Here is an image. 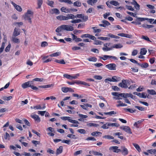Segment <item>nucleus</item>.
<instances>
[{"mask_svg": "<svg viewBox=\"0 0 156 156\" xmlns=\"http://www.w3.org/2000/svg\"><path fill=\"white\" fill-rule=\"evenodd\" d=\"M33 12L30 10H28L27 12L25 13L23 16L24 19L26 20H27L30 23H32L31 19L33 18Z\"/></svg>", "mask_w": 156, "mask_h": 156, "instance_id": "obj_1", "label": "nucleus"}, {"mask_svg": "<svg viewBox=\"0 0 156 156\" xmlns=\"http://www.w3.org/2000/svg\"><path fill=\"white\" fill-rule=\"evenodd\" d=\"M79 76L80 74L79 73L76 74L73 76H72L70 75L67 74H64L63 75V76L64 77L70 80L77 79Z\"/></svg>", "mask_w": 156, "mask_h": 156, "instance_id": "obj_2", "label": "nucleus"}, {"mask_svg": "<svg viewBox=\"0 0 156 156\" xmlns=\"http://www.w3.org/2000/svg\"><path fill=\"white\" fill-rule=\"evenodd\" d=\"M128 83L129 80H123L121 83H119V86L122 88H126L128 87L127 85Z\"/></svg>", "mask_w": 156, "mask_h": 156, "instance_id": "obj_3", "label": "nucleus"}, {"mask_svg": "<svg viewBox=\"0 0 156 156\" xmlns=\"http://www.w3.org/2000/svg\"><path fill=\"white\" fill-rule=\"evenodd\" d=\"M61 119L63 120H68L69 122L73 123H79V122L75 120L71 119V117L68 116L62 117Z\"/></svg>", "mask_w": 156, "mask_h": 156, "instance_id": "obj_4", "label": "nucleus"}, {"mask_svg": "<svg viewBox=\"0 0 156 156\" xmlns=\"http://www.w3.org/2000/svg\"><path fill=\"white\" fill-rule=\"evenodd\" d=\"M62 29L68 31H72L74 30L73 27L69 25H62L61 26Z\"/></svg>", "mask_w": 156, "mask_h": 156, "instance_id": "obj_5", "label": "nucleus"}, {"mask_svg": "<svg viewBox=\"0 0 156 156\" xmlns=\"http://www.w3.org/2000/svg\"><path fill=\"white\" fill-rule=\"evenodd\" d=\"M33 84V81H29L22 84L21 86L23 88L25 89L28 87H31V85Z\"/></svg>", "mask_w": 156, "mask_h": 156, "instance_id": "obj_6", "label": "nucleus"}, {"mask_svg": "<svg viewBox=\"0 0 156 156\" xmlns=\"http://www.w3.org/2000/svg\"><path fill=\"white\" fill-rule=\"evenodd\" d=\"M120 129L124 130L125 132L129 134H132V132L130 128L127 126H122L120 127Z\"/></svg>", "mask_w": 156, "mask_h": 156, "instance_id": "obj_7", "label": "nucleus"}, {"mask_svg": "<svg viewBox=\"0 0 156 156\" xmlns=\"http://www.w3.org/2000/svg\"><path fill=\"white\" fill-rule=\"evenodd\" d=\"M121 151L122 154L124 156L127 155L128 154V149L125 147L122 146L121 147Z\"/></svg>", "mask_w": 156, "mask_h": 156, "instance_id": "obj_8", "label": "nucleus"}, {"mask_svg": "<svg viewBox=\"0 0 156 156\" xmlns=\"http://www.w3.org/2000/svg\"><path fill=\"white\" fill-rule=\"evenodd\" d=\"M105 67L109 70H116V65L114 63H111L106 65Z\"/></svg>", "mask_w": 156, "mask_h": 156, "instance_id": "obj_9", "label": "nucleus"}, {"mask_svg": "<svg viewBox=\"0 0 156 156\" xmlns=\"http://www.w3.org/2000/svg\"><path fill=\"white\" fill-rule=\"evenodd\" d=\"M118 147L117 146H112L110 147L109 149L110 150H113L114 152L118 153L121 151V149H118Z\"/></svg>", "mask_w": 156, "mask_h": 156, "instance_id": "obj_10", "label": "nucleus"}, {"mask_svg": "<svg viewBox=\"0 0 156 156\" xmlns=\"http://www.w3.org/2000/svg\"><path fill=\"white\" fill-rule=\"evenodd\" d=\"M11 3L17 11H19V12H21L22 11V9L20 6L16 5L12 1L11 2Z\"/></svg>", "mask_w": 156, "mask_h": 156, "instance_id": "obj_11", "label": "nucleus"}, {"mask_svg": "<svg viewBox=\"0 0 156 156\" xmlns=\"http://www.w3.org/2000/svg\"><path fill=\"white\" fill-rule=\"evenodd\" d=\"M31 117L37 122H39L41 121V119L38 116L36 115H31Z\"/></svg>", "mask_w": 156, "mask_h": 156, "instance_id": "obj_12", "label": "nucleus"}, {"mask_svg": "<svg viewBox=\"0 0 156 156\" xmlns=\"http://www.w3.org/2000/svg\"><path fill=\"white\" fill-rule=\"evenodd\" d=\"M20 34V31L19 29L15 28L13 33V36L16 37L19 35Z\"/></svg>", "mask_w": 156, "mask_h": 156, "instance_id": "obj_13", "label": "nucleus"}, {"mask_svg": "<svg viewBox=\"0 0 156 156\" xmlns=\"http://www.w3.org/2000/svg\"><path fill=\"white\" fill-rule=\"evenodd\" d=\"M74 15L72 14H69L66 15V20H68L69 19L73 20L75 18Z\"/></svg>", "mask_w": 156, "mask_h": 156, "instance_id": "obj_14", "label": "nucleus"}, {"mask_svg": "<svg viewBox=\"0 0 156 156\" xmlns=\"http://www.w3.org/2000/svg\"><path fill=\"white\" fill-rule=\"evenodd\" d=\"M102 133L98 131L93 132L91 133V135L94 136H101Z\"/></svg>", "mask_w": 156, "mask_h": 156, "instance_id": "obj_15", "label": "nucleus"}, {"mask_svg": "<svg viewBox=\"0 0 156 156\" xmlns=\"http://www.w3.org/2000/svg\"><path fill=\"white\" fill-rule=\"evenodd\" d=\"M112 78V82H117L121 80V79L119 77L116 76H113Z\"/></svg>", "mask_w": 156, "mask_h": 156, "instance_id": "obj_16", "label": "nucleus"}, {"mask_svg": "<svg viewBox=\"0 0 156 156\" xmlns=\"http://www.w3.org/2000/svg\"><path fill=\"white\" fill-rule=\"evenodd\" d=\"M99 58L101 59H102L104 61L108 59L111 58L110 55H104L103 56H99Z\"/></svg>", "mask_w": 156, "mask_h": 156, "instance_id": "obj_17", "label": "nucleus"}, {"mask_svg": "<svg viewBox=\"0 0 156 156\" xmlns=\"http://www.w3.org/2000/svg\"><path fill=\"white\" fill-rule=\"evenodd\" d=\"M56 18L59 20H66V16L60 15L57 16Z\"/></svg>", "mask_w": 156, "mask_h": 156, "instance_id": "obj_18", "label": "nucleus"}, {"mask_svg": "<svg viewBox=\"0 0 156 156\" xmlns=\"http://www.w3.org/2000/svg\"><path fill=\"white\" fill-rule=\"evenodd\" d=\"M97 2V0H89L87 1L88 4L91 5H93L94 3H96Z\"/></svg>", "mask_w": 156, "mask_h": 156, "instance_id": "obj_19", "label": "nucleus"}, {"mask_svg": "<svg viewBox=\"0 0 156 156\" xmlns=\"http://www.w3.org/2000/svg\"><path fill=\"white\" fill-rule=\"evenodd\" d=\"M12 41L15 43H19L20 42V41L18 38L14 36L12 37Z\"/></svg>", "mask_w": 156, "mask_h": 156, "instance_id": "obj_20", "label": "nucleus"}, {"mask_svg": "<svg viewBox=\"0 0 156 156\" xmlns=\"http://www.w3.org/2000/svg\"><path fill=\"white\" fill-rule=\"evenodd\" d=\"M63 150V147L62 146H60L57 149L56 154L58 155L61 153Z\"/></svg>", "mask_w": 156, "mask_h": 156, "instance_id": "obj_21", "label": "nucleus"}, {"mask_svg": "<svg viewBox=\"0 0 156 156\" xmlns=\"http://www.w3.org/2000/svg\"><path fill=\"white\" fill-rule=\"evenodd\" d=\"M122 47L123 46L121 44H118L114 45L112 46V48H122Z\"/></svg>", "mask_w": 156, "mask_h": 156, "instance_id": "obj_22", "label": "nucleus"}, {"mask_svg": "<svg viewBox=\"0 0 156 156\" xmlns=\"http://www.w3.org/2000/svg\"><path fill=\"white\" fill-rule=\"evenodd\" d=\"M138 96L140 98H146L147 94H146V93L144 92L142 93L141 94L139 93L138 94Z\"/></svg>", "mask_w": 156, "mask_h": 156, "instance_id": "obj_23", "label": "nucleus"}, {"mask_svg": "<svg viewBox=\"0 0 156 156\" xmlns=\"http://www.w3.org/2000/svg\"><path fill=\"white\" fill-rule=\"evenodd\" d=\"M87 125L90 127L94 126L95 127H98L99 125L98 124L94 123L92 122L89 123L87 124Z\"/></svg>", "mask_w": 156, "mask_h": 156, "instance_id": "obj_24", "label": "nucleus"}, {"mask_svg": "<svg viewBox=\"0 0 156 156\" xmlns=\"http://www.w3.org/2000/svg\"><path fill=\"white\" fill-rule=\"evenodd\" d=\"M51 13L52 14L55 13L56 14H58L60 13L59 10L57 9H54L51 10Z\"/></svg>", "mask_w": 156, "mask_h": 156, "instance_id": "obj_25", "label": "nucleus"}, {"mask_svg": "<svg viewBox=\"0 0 156 156\" xmlns=\"http://www.w3.org/2000/svg\"><path fill=\"white\" fill-rule=\"evenodd\" d=\"M104 114L106 115H109L110 116H112L113 115H115L116 114V112L114 111H112L109 112H104Z\"/></svg>", "mask_w": 156, "mask_h": 156, "instance_id": "obj_26", "label": "nucleus"}, {"mask_svg": "<svg viewBox=\"0 0 156 156\" xmlns=\"http://www.w3.org/2000/svg\"><path fill=\"white\" fill-rule=\"evenodd\" d=\"M133 145L136 148V149L139 152L141 151V148L136 143H133Z\"/></svg>", "mask_w": 156, "mask_h": 156, "instance_id": "obj_27", "label": "nucleus"}, {"mask_svg": "<svg viewBox=\"0 0 156 156\" xmlns=\"http://www.w3.org/2000/svg\"><path fill=\"white\" fill-rule=\"evenodd\" d=\"M92 29L94 30V33H100L101 31V30L100 29H97L96 27H94L92 28Z\"/></svg>", "mask_w": 156, "mask_h": 156, "instance_id": "obj_28", "label": "nucleus"}, {"mask_svg": "<svg viewBox=\"0 0 156 156\" xmlns=\"http://www.w3.org/2000/svg\"><path fill=\"white\" fill-rule=\"evenodd\" d=\"M147 52V50L145 48H142L141 49L140 54L141 55H145Z\"/></svg>", "mask_w": 156, "mask_h": 156, "instance_id": "obj_29", "label": "nucleus"}, {"mask_svg": "<svg viewBox=\"0 0 156 156\" xmlns=\"http://www.w3.org/2000/svg\"><path fill=\"white\" fill-rule=\"evenodd\" d=\"M82 22V20H81L80 19H79L73 20L71 21H70L71 23H79L80 22Z\"/></svg>", "mask_w": 156, "mask_h": 156, "instance_id": "obj_30", "label": "nucleus"}, {"mask_svg": "<svg viewBox=\"0 0 156 156\" xmlns=\"http://www.w3.org/2000/svg\"><path fill=\"white\" fill-rule=\"evenodd\" d=\"M141 38L142 39H143L146 40V41H149L150 42H151V41L150 40L149 37L147 36L142 35Z\"/></svg>", "mask_w": 156, "mask_h": 156, "instance_id": "obj_31", "label": "nucleus"}, {"mask_svg": "<svg viewBox=\"0 0 156 156\" xmlns=\"http://www.w3.org/2000/svg\"><path fill=\"white\" fill-rule=\"evenodd\" d=\"M40 81V82H43V81H45V80H44L43 78H36L35 79H34L32 81L33 82L34 81Z\"/></svg>", "mask_w": 156, "mask_h": 156, "instance_id": "obj_32", "label": "nucleus"}, {"mask_svg": "<svg viewBox=\"0 0 156 156\" xmlns=\"http://www.w3.org/2000/svg\"><path fill=\"white\" fill-rule=\"evenodd\" d=\"M89 61L96 62L97 60V58L95 57H92L87 58Z\"/></svg>", "mask_w": 156, "mask_h": 156, "instance_id": "obj_33", "label": "nucleus"}, {"mask_svg": "<svg viewBox=\"0 0 156 156\" xmlns=\"http://www.w3.org/2000/svg\"><path fill=\"white\" fill-rule=\"evenodd\" d=\"M53 85L52 84H48L47 85H43L42 86H39V87L42 88H48L50 87H53Z\"/></svg>", "mask_w": 156, "mask_h": 156, "instance_id": "obj_34", "label": "nucleus"}, {"mask_svg": "<svg viewBox=\"0 0 156 156\" xmlns=\"http://www.w3.org/2000/svg\"><path fill=\"white\" fill-rule=\"evenodd\" d=\"M103 138L109 140L113 139H114V137L112 136L108 135H106L103 136Z\"/></svg>", "mask_w": 156, "mask_h": 156, "instance_id": "obj_35", "label": "nucleus"}, {"mask_svg": "<svg viewBox=\"0 0 156 156\" xmlns=\"http://www.w3.org/2000/svg\"><path fill=\"white\" fill-rule=\"evenodd\" d=\"M110 4L114 6H117L119 5V3L117 1H112L110 2Z\"/></svg>", "mask_w": 156, "mask_h": 156, "instance_id": "obj_36", "label": "nucleus"}, {"mask_svg": "<svg viewBox=\"0 0 156 156\" xmlns=\"http://www.w3.org/2000/svg\"><path fill=\"white\" fill-rule=\"evenodd\" d=\"M148 92L150 94L154 95L156 94V92L155 91L153 90H147Z\"/></svg>", "mask_w": 156, "mask_h": 156, "instance_id": "obj_37", "label": "nucleus"}, {"mask_svg": "<svg viewBox=\"0 0 156 156\" xmlns=\"http://www.w3.org/2000/svg\"><path fill=\"white\" fill-rule=\"evenodd\" d=\"M108 122H107L106 123L104 124L101 126V128L103 129H108L109 128V126L108 125Z\"/></svg>", "mask_w": 156, "mask_h": 156, "instance_id": "obj_38", "label": "nucleus"}, {"mask_svg": "<svg viewBox=\"0 0 156 156\" xmlns=\"http://www.w3.org/2000/svg\"><path fill=\"white\" fill-rule=\"evenodd\" d=\"M138 65L140 66L142 68H146L148 66V64L147 63H144V64H140L139 63L138 64Z\"/></svg>", "mask_w": 156, "mask_h": 156, "instance_id": "obj_39", "label": "nucleus"}, {"mask_svg": "<svg viewBox=\"0 0 156 156\" xmlns=\"http://www.w3.org/2000/svg\"><path fill=\"white\" fill-rule=\"evenodd\" d=\"M59 1L61 2H65L69 4H73L72 2L70 0H59Z\"/></svg>", "mask_w": 156, "mask_h": 156, "instance_id": "obj_40", "label": "nucleus"}, {"mask_svg": "<svg viewBox=\"0 0 156 156\" xmlns=\"http://www.w3.org/2000/svg\"><path fill=\"white\" fill-rule=\"evenodd\" d=\"M142 27L145 28L149 29L154 27V26L153 25L147 24L146 25H142Z\"/></svg>", "mask_w": 156, "mask_h": 156, "instance_id": "obj_41", "label": "nucleus"}, {"mask_svg": "<svg viewBox=\"0 0 156 156\" xmlns=\"http://www.w3.org/2000/svg\"><path fill=\"white\" fill-rule=\"evenodd\" d=\"M60 54V52H56L51 54L50 55L51 57H56L59 56Z\"/></svg>", "mask_w": 156, "mask_h": 156, "instance_id": "obj_42", "label": "nucleus"}, {"mask_svg": "<svg viewBox=\"0 0 156 156\" xmlns=\"http://www.w3.org/2000/svg\"><path fill=\"white\" fill-rule=\"evenodd\" d=\"M12 98V97L11 96L9 97L4 96L2 97V99L4 100L9 101L11 100Z\"/></svg>", "mask_w": 156, "mask_h": 156, "instance_id": "obj_43", "label": "nucleus"}, {"mask_svg": "<svg viewBox=\"0 0 156 156\" xmlns=\"http://www.w3.org/2000/svg\"><path fill=\"white\" fill-rule=\"evenodd\" d=\"M102 23L104 24L106 26V27L107 26H108L110 25V23L108 21L106 20H102Z\"/></svg>", "mask_w": 156, "mask_h": 156, "instance_id": "obj_44", "label": "nucleus"}, {"mask_svg": "<svg viewBox=\"0 0 156 156\" xmlns=\"http://www.w3.org/2000/svg\"><path fill=\"white\" fill-rule=\"evenodd\" d=\"M5 45V43L4 42H2V45H1V47L0 48V54L3 52V51L4 50V48Z\"/></svg>", "mask_w": 156, "mask_h": 156, "instance_id": "obj_45", "label": "nucleus"}, {"mask_svg": "<svg viewBox=\"0 0 156 156\" xmlns=\"http://www.w3.org/2000/svg\"><path fill=\"white\" fill-rule=\"evenodd\" d=\"M125 110H126L127 111L129 112L130 113H133L135 112L136 111V110H133L132 108H125Z\"/></svg>", "mask_w": 156, "mask_h": 156, "instance_id": "obj_46", "label": "nucleus"}, {"mask_svg": "<svg viewBox=\"0 0 156 156\" xmlns=\"http://www.w3.org/2000/svg\"><path fill=\"white\" fill-rule=\"evenodd\" d=\"M109 126H119V125L118 124L116 123H110L108 122Z\"/></svg>", "mask_w": 156, "mask_h": 156, "instance_id": "obj_47", "label": "nucleus"}, {"mask_svg": "<svg viewBox=\"0 0 156 156\" xmlns=\"http://www.w3.org/2000/svg\"><path fill=\"white\" fill-rule=\"evenodd\" d=\"M73 5L74 6L80 7L81 6V2L79 1H76L73 3Z\"/></svg>", "mask_w": 156, "mask_h": 156, "instance_id": "obj_48", "label": "nucleus"}, {"mask_svg": "<svg viewBox=\"0 0 156 156\" xmlns=\"http://www.w3.org/2000/svg\"><path fill=\"white\" fill-rule=\"evenodd\" d=\"M61 90L64 93H66L68 92V87H62L61 88Z\"/></svg>", "mask_w": 156, "mask_h": 156, "instance_id": "obj_49", "label": "nucleus"}, {"mask_svg": "<svg viewBox=\"0 0 156 156\" xmlns=\"http://www.w3.org/2000/svg\"><path fill=\"white\" fill-rule=\"evenodd\" d=\"M31 109H41V107L40 105H38L33 107L31 106L30 107Z\"/></svg>", "mask_w": 156, "mask_h": 156, "instance_id": "obj_50", "label": "nucleus"}, {"mask_svg": "<svg viewBox=\"0 0 156 156\" xmlns=\"http://www.w3.org/2000/svg\"><path fill=\"white\" fill-rule=\"evenodd\" d=\"M122 95L123 98H127L129 97V93H123L121 94Z\"/></svg>", "mask_w": 156, "mask_h": 156, "instance_id": "obj_51", "label": "nucleus"}, {"mask_svg": "<svg viewBox=\"0 0 156 156\" xmlns=\"http://www.w3.org/2000/svg\"><path fill=\"white\" fill-rule=\"evenodd\" d=\"M94 78L97 80H101L102 79V77L99 75H95L94 76Z\"/></svg>", "mask_w": 156, "mask_h": 156, "instance_id": "obj_52", "label": "nucleus"}, {"mask_svg": "<svg viewBox=\"0 0 156 156\" xmlns=\"http://www.w3.org/2000/svg\"><path fill=\"white\" fill-rule=\"evenodd\" d=\"M137 19L139 21H143L146 20H148V18H147L138 17L137 18Z\"/></svg>", "mask_w": 156, "mask_h": 156, "instance_id": "obj_53", "label": "nucleus"}, {"mask_svg": "<svg viewBox=\"0 0 156 156\" xmlns=\"http://www.w3.org/2000/svg\"><path fill=\"white\" fill-rule=\"evenodd\" d=\"M122 94V93H120L118 95L117 97H114V98L116 100L117 99H122V98L123 97L122 95L121 94Z\"/></svg>", "mask_w": 156, "mask_h": 156, "instance_id": "obj_54", "label": "nucleus"}, {"mask_svg": "<svg viewBox=\"0 0 156 156\" xmlns=\"http://www.w3.org/2000/svg\"><path fill=\"white\" fill-rule=\"evenodd\" d=\"M48 45V44L46 41H43L41 42V47H45Z\"/></svg>", "mask_w": 156, "mask_h": 156, "instance_id": "obj_55", "label": "nucleus"}, {"mask_svg": "<svg viewBox=\"0 0 156 156\" xmlns=\"http://www.w3.org/2000/svg\"><path fill=\"white\" fill-rule=\"evenodd\" d=\"M11 47V45L10 44H9L5 48V51L6 52H9L10 49Z\"/></svg>", "mask_w": 156, "mask_h": 156, "instance_id": "obj_56", "label": "nucleus"}, {"mask_svg": "<svg viewBox=\"0 0 156 156\" xmlns=\"http://www.w3.org/2000/svg\"><path fill=\"white\" fill-rule=\"evenodd\" d=\"M93 154L95 155H98V156H102L103 154L97 152V151H93Z\"/></svg>", "mask_w": 156, "mask_h": 156, "instance_id": "obj_57", "label": "nucleus"}, {"mask_svg": "<svg viewBox=\"0 0 156 156\" xmlns=\"http://www.w3.org/2000/svg\"><path fill=\"white\" fill-rule=\"evenodd\" d=\"M43 3L42 0H38L37 4L38 5V8H40L41 6V5Z\"/></svg>", "mask_w": 156, "mask_h": 156, "instance_id": "obj_58", "label": "nucleus"}, {"mask_svg": "<svg viewBox=\"0 0 156 156\" xmlns=\"http://www.w3.org/2000/svg\"><path fill=\"white\" fill-rule=\"evenodd\" d=\"M126 12L128 14L130 15V16H132L135 17H137V16H136V14L135 13H134L132 12H131L128 11H127Z\"/></svg>", "mask_w": 156, "mask_h": 156, "instance_id": "obj_59", "label": "nucleus"}, {"mask_svg": "<svg viewBox=\"0 0 156 156\" xmlns=\"http://www.w3.org/2000/svg\"><path fill=\"white\" fill-rule=\"evenodd\" d=\"M98 39L102 40H107L110 39L108 37H99L98 38Z\"/></svg>", "mask_w": 156, "mask_h": 156, "instance_id": "obj_60", "label": "nucleus"}, {"mask_svg": "<svg viewBox=\"0 0 156 156\" xmlns=\"http://www.w3.org/2000/svg\"><path fill=\"white\" fill-rule=\"evenodd\" d=\"M81 18L84 21H86L88 20V17L87 16H85L83 14V16L81 17Z\"/></svg>", "mask_w": 156, "mask_h": 156, "instance_id": "obj_61", "label": "nucleus"}, {"mask_svg": "<svg viewBox=\"0 0 156 156\" xmlns=\"http://www.w3.org/2000/svg\"><path fill=\"white\" fill-rule=\"evenodd\" d=\"M112 89L115 91H119V88L116 86H112Z\"/></svg>", "mask_w": 156, "mask_h": 156, "instance_id": "obj_62", "label": "nucleus"}, {"mask_svg": "<svg viewBox=\"0 0 156 156\" xmlns=\"http://www.w3.org/2000/svg\"><path fill=\"white\" fill-rule=\"evenodd\" d=\"M77 132L81 134H85L86 133L85 130L84 129H81L77 130Z\"/></svg>", "mask_w": 156, "mask_h": 156, "instance_id": "obj_63", "label": "nucleus"}, {"mask_svg": "<svg viewBox=\"0 0 156 156\" xmlns=\"http://www.w3.org/2000/svg\"><path fill=\"white\" fill-rule=\"evenodd\" d=\"M102 42L98 40H95L94 44L95 45H101Z\"/></svg>", "mask_w": 156, "mask_h": 156, "instance_id": "obj_64", "label": "nucleus"}]
</instances>
